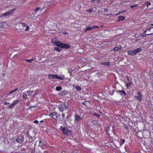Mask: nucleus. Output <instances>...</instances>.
<instances>
[{
	"label": "nucleus",
	"mask_w": 153,
	"mask_h": 153,
	"mask_svg": "<svg viewBox=\"0 0 153 153\" xmlns=\"http://www.w3.org/2000/svg\"><path fill=\"white\" fill-rule=\"evenodd\" d=\"M98 117H100L99 115H98Z\"/></svg>",
	"instance_id": "61"
},
{
	"label": "nucleus",
	"mask_w": 153,
	"mask_h": 153,
	"mask_svg": "<svg viewBox=\"0 0 153 153\" xmlns=\"http://www.w3.org/2000/svg\"><path fill=\"white\" fill-rule=\"evenodd\" d=\"M56 43L57 44H56L55 45H56L57 47L62 48V45H63V43L59 41H57Z\"/></svg>",
	"instance_id": "13"
},
{
	"label": "nucleus",
	"mask_w": 153,
	"mask_h": 153,
	"mask_svg": "<svg viewBox=\"0 0 153 153\" xmlns=\"http://www.w3.org/2000/svg\"><path fill=\"white\" fill-rule=\"evenodd\" d=\"M151 26H153V24H151Z\"/></svg>",
	"instance_id": "55"
},
{
	"label": "nucleus",
	"mask_w": 153,
	"mask_h": 153,
	"mask_svg": "<svg viewBox=\"0 0 153 153\" xmlns=\"http://www.w3.org/2000/svg\"><path fill=\"white\" fill-rule=\"evenodd\" d=\"M75 120L77 121V123H79V122L82 119V117H80L79 115L75 114L74 116Z\"/></svg>",
	"instance_id": "8"
},
{
	"label": "nucleus",
	"mask_w": 153,
	"mask_h": 153,
	"mask_svg": "<svg viewBox=\"0 0 153 153\" xmlns=\"http://www.w3.org/2000/svg\"><path fill=\"white\" fill-rule=\"evenodd\" d=\"M114 92H113H113H112V94H114Z\"/></svg>",
	"instance_id": "57"
},
{
	"label": "nucleus",
	"mask_w": 153,
	"mask_h": 153,
	"mask_svg": "<svg viewBox=\"0 0 153 153\" xmlns=\"http://www.w3.org/2000/svg\"><path fill=\"white\" fill-rule=\"evenodd\" d=\"M137 6V5H134V6L131 5V6L130 7L131 8H133Z\"/></svg>",
	"instance_id": "42"
},
{
	"label": "nucleus",
	"mask_w": 153,
	"mask_h": 153,
	"mask_svg": "<svg viewBox=\"0 0 153 153\" xmlns=\"http://www.w3.org/2000/svg\"><path fill=\"white\" fill-rule=\"evenodd\" d=\"M2 27V25L1 24L0 25V27Z\"/></svg>",
	"instance_id": "50"
},
{
	"label": "nucleus",
	"mask_w": 153,
	"mask_h": 153,
	"mask_svg": "<svg viewBox=\"0 0 153 153\" xmlns=\"http://www.w3.org/2000/svg\"><path fill=\"white\" fill-rule=\"evenodd\" d=\"M98 117H100L99 115H98Z\"/></svg>",
	"instance_id": "60"
},
{
	"label": "nucleus",
	"mask_w": 153,
	"mask_h": 153,
	"mask_svg": "<svg viewBox=\"0 0 153 153\" xmlns=\"http://www.w3.org/2000/svg\"><path fill=\"white\" fill-rule=\"evenodd\" d=\"M55 89L57 91H60L62 90V87L60 86L56 87Z\"/></svg>",
	"instance_id": "24"
},
{
	"label": "nucleus",
	"mask_w": 153,
	"mask_h": 153,
	"mask_svg": "<svg viewBox=\"0 0 153 153\" xmlns=\"http://www.w3.org/2000/svg\"><path fill=\"white\" fill-rule=\"evenodd\" d=\"M126 77H127V80L129 81V82H130V81L129 80V78H128V76H126Z\"/></svg>",
	"instance_id": "46"
},
{
	"label": "nucleus",
	"mask_w": 153,
	"mask_h": 153,
	"mask_svg": "<svg viewBox=\"0 0 153 153\" xmlns=\"http://www.w3.org/2000/svg\"><path fill=\"white\" fill-rule=\"evenodd\" d=\"M19 101V100H16L13 101V103H12L8 107V108L10 109L13 108L16 104L18 103Z\"/></svg>",
	"instance_id": "6"
},
{
	"label": "nucleus",
	"mask_w": 153,
	"mask_h": 153,
	"mask_svg": "<svg viewBox=\"0 0 153 153\" xmlns=\"http://www.w3.org/2000/svg\"><path fill=\"white\" fill-rule=\"evenodd\" d=\"M57 42V41H55V39L54 38L52 39L51 41V43L53 44H54V45H55L56 44H57L56 43Z\"/></svg>",
	"instance_id": "22"
},
{
	"label": "nucleus",
	"mask_w": 153,
	"mask_h": 153,
	"mask_svg": "<svg viewBox=\"0 0 153 153\" xmlns=\"http://www.w3.org/2000/svg\"><path fill=\"white\" fill-rule=\"evenodd\" d=\"M57 113L55 112H53L51 113L50 116L53 118L56 119L57 117Z\"/></svg>",
	"instance_id": "9"
},
{
	"label": "nucleus",
	"mask_w": 153,
	"mask_h": 153,
	"mask_svg": "<svg viewBox=\"0 0 153 153\" xmlns=\"http://www.w3.org/2000/svg\"><path fill=\"white\" fill-rule=\"evenodd\" d=\"M92 1H95V0H91Z\"/></svg>",
	"instance_id": "54"
},
{
	"label": "nucleus",
	"mask_w": 153,
	"mask_h": 153,
	"mask_svg": "<svg viewBox=\"0 0 153 153\" xmlns=\"http://www.w3.org/2000/svg\"><path fill=\"white\" fill-rule=\"evenodd\" d=\"M67 118H68V116H67Z\"/></svg>",
	"instance_id": "63"
},
{
	"label": "nucleus",
	"mask_w": 153,
	"mask_h": 153,
	"mask_svg": "<svg viewBox=\"0 0 153 153\" xmlns=\"http://www.w3.org/2000/svg\"><path fill=\"white\" fill-rule=\"evenodd\" d=\"M34 59H26L25 60V61L26 62H28L30 63H31L34 60Z\"/></svg>",
	"instance_id": "20"
},
{
	"label": "nucleus",
	"mask_w": 153,
	"mask_h": 153,
	"mask_svg": "<svg viewBox=\"0 0 153 153\" xmlns=\"http://www.w3.org/2000/svg\"><path fill=\"white\" fill-rule=\"evenodd\" d=\"M132 52H133L132 51H128L127 52V53L128 55H131V56H134L133 54V53H132Z\"/></svg>",
	"instance_id": "23"
},
{
	"label": "nucleus",
	"mask_w": 153,
	"mask_h": 153,
	"mask_svg": "<svg viewBox=\"0 0 153 153\" xmlns=\"http://www.w3.org/2000/svg\"><path fill=\"white\" fill-rule=\"evenodd\" d=\"M59 108L61 111L62 112L64 110H67L68 108V106L65 103H62L59 105Z\"/></svg>",
	"instance_id": "3"
},
{
	"label": "nucleus",
	"mask_w": 153,
	"mask_h": 153,
	"mask_svg": "<svg viewBox=\"0 0 153 153\" xmlns=\"http://www.w3.org/2000/svg\"><path fill=\"white\" fill-rule=\"evenodd\" d=\"M93 8L92 7H90L88 9L86 10V11L87 12L91 13L93 11Z\"/></svg>",
	"instance_id": "25"
},
{
	"label": "nucleus",
	"mask_w": 153,
	"mask_h": 153,
	"mask_svg": "<svg viewBox=\"0 0 153 153\" xmlns=\"http://www.w3.org/2000/svg\"><path fill=\"white\" fill-rule=\"evenodd\" d=\"M137 94L138 96H135V99L138 101H140L142 100L143 99L142 97L143 95L141 94L140 92V91H139L138 92Z\"/></svg>",
	"instance_id": "4"
},
{
	"label": "nucleus",
	"mask_w": 153,
	"mask_h": 153,
	"mask_svg": "<svg viewBox=\"0 0 153 153\" xmlns=\"http://www.w3.org/2000/svg\"><path fill=\"white\" fill-rule=\"evenodd\" d=\"M125 19V17L121 16H119L118 17V20L117 21H122Z\"/></svg>",
	"instance_id": "14"
},
{
	"label": "nucleus",
	"mask_w": 153,
	"mask_h": 153,
	"mask_svg": "<svg viewBox=\"0 0 153 153\" xmlns=\"http://www.w3.org/2000/svg\"><path fill=\"white\" fill-rule=\"evenodd\" d=\"M82 104L83 105H85L86 104V102L85 101L83 102L82 103Z\"/></svg>",
	"instance_id": "44"
},
{
	"label": "nucleus",
	"mask_w": 153,
	"mask_h": 153,
	"mask_svg": "<svg viewBox=\"0 0 153 153\" xmlns=\"http://www.w3.org/2000/svg\"><path fill=\"white\" fill-rule=\"evenodd\" d=\"M71 47L70 45L69 44H66L63 43L62 45V48L63 49H69Z\"/></svg>",
	"instance_id": "12"
},
{
	"label": "nucleus",
	"mask_w": 153,
	"mask_h": 153,
	"mask_svg": "<svg viewBox=\"0 0 153 153\" xmlns=\"http://www.w3.org/2000/svg\"><path fill=\"white\" fill-rule=\"evenodd\" d=\"M43 145V142L41 141V140H40L39 142V146H42Z\"/></svg>",
	"instance_id": "27"
},
{
	"label": "nucleus",
	"mask_w": 153,
	"mask_h": 153,
	"mask_svg": "<svg viewBox=\"0 0 153 153\" xmlns=\"http://www.w3.org/2000/svg\"><path fill=\"white\" fill-rule=\"evenodd\" d=\"M123 126H124V127H125V128H126L127 129H128V126H127V125H123Z\"/></svg>",
	"instance_id": "38"
},
{
	"label": "nucleus",
	"mask_w": 153,
	"mask_h": 153,
	"mask_svg": "<svg viewBox=\"0 0 153 153\" xmlns=\"http://www.w3.org/2000/svg\"><path fill=\"white\" fill-rule=\"evenodd\" d=\"M12 93V92L11 91L9 93V95H10Z\"/></svg>",
	"instance_id": "51"
},
{
	"label": "nucleus",
	"mask_w": 153,
	"mask_h": 153,
	"mask_svg": "<svg viewBox=\"0 0 153 153\" xmlns=\"http://www.w3.org/2000/svg\"><path fill=\"white\" fill-rule=\"evenodd\" d=\"M40 9H41V8L40 7H37L36 8V9L34 10V12H36V11H38Z\"/></svg>",
	"instance_id": "32"
},
{
	"label": "nucleus",
	"mask_w": 153,
	"mask_h": 153,
	"mask_svg": "<svg viewBox=\"0 0 153 153\" xmlns=\"http://www.w3.org/2000/svg\"><path fill=\"white\" fill-rule=\"evenodd\" d=\"M54 50L58 52H60L62 51V49L61 48H59L58 47H55L54 48Z\"/></svg>",
	"instance_id": "21"
},
{
	"label": "nucleus",
	"mask_w": 153,
	"mask_h": 153,
	"mask_svg": "<svg viewBox=\"0 0 153 153\" xmlns=\"http://www.w3.org/2000/svg\"><path fill=\"white\" fill-rule=\"evenodd\" d=\"M65 115L64 114H62V117H65Z\"/></svg>",
	"instance_id": "49"
},
{
	"label": "nucleus",
	"mask_w": 153,
	"mask_h": 153,
	"mask_svg": "<svg viewBox=\"0 0 153 153\" xmlns=\"http://www.w3.org/2000/svg\"><path fill=\"white\" fill-rule=\"evenodd\" d=\"M121 48V46L120 45H119L118 46L115 47L114 48V51H118L120 50Z\"/></svg>",
	"instance_id": "16"
},
{
	"label": "nucleus",
	"mask_w": 153,
	"mask_h": 153,
	"mask_svg": "<svg viewBox=\"0 0 153 153\" xmlns=\"http://www.w3.org/2000/svg\"><path fill=\"white\" fill-rule=\"evenodd\" d=\"M120 140L122 142V143H120V145H122L123 144V143H125V140L123 139H120Z\"/></svg>",
	"instance_id": "28"
},
{
	"label": "nucleus",
	"mask_w": 153,
	"mask_h": 153,
	"mask_svg": "<svg viewBox=\"0 0 153 153\" xmlns=\"http://www.w3.org/2000/svg\"><path fill=\"white\" fill-rule=\"evenodd\" d=\"M103 10L106 13L108 12L109 11V10L107 8H104Z\"/></svg>",
	"instance_id": "36"
},
{
	"label": "nucleus",
	"mask_w": 153,
	"mask_h": 153,
	"mask_svg": "<svg viewBox=\"0 0 153 153\" xmlns=\"http://www.w3.org/2000/svg\"><path fill=\"white\" fill-rule=\"evenodd\" d=\"M16 142L20 143H22L24 141V137L21 136L17 138L16 139Z\"/></svg>",
	"instance_id": "7"
},
{
	"label": "nucleus",
	"mask_w": 153,
	"mask_h": 153,
	"mask_svg": "<svg viewBox=\"0 0 153 153\" xmlns=\"http://www.w3.org/2000/svg\"><path fill=\"white\" fill-rule=\"evenodd\" d=\"M93 27H94V29L95 28H98L99 27L97 26H93Z\"/></svg>",
	"instance_id": "45"
},
{
	"label": "nucleus",
	"mask_w": 153,
	"mask_h": 153,
	"mask_svg": "<svg viewBox=\"0 0 153 153\" xmlns=\"http://www.w3.org/2000/svg\"><path fill=\"white\" fill-rule=\"evenodd\" d=\"M132 84V82L130 81L128 82H127L126 84V86L127 88H128Z\"/></svg>",
	"instance_id": "18"
},
{
	"label": "nucleus",
	"mask_w": 153,
	"mask_h": 153,
	"mask_svg": "<svg viewBox=\"0 0 153 153\" xmlns=\"http://www.w3.org/2000/svg\"><path fill=\"white\" fill-rule=\"evenodd\" d=\"M147 35H147V34H146L144 33H143L142 34H141V36L143 37H146Z\"/></svg>",
	"instance_id": "34"
},
{
	"label": "nucleus",
	"mask_w": 153,
	"mask_h": 153,
	"mask_svg": "<svg viewBox=\"0 0 153 153\" xmlns=\"http://www.w3.org/2000/svg\"><path fill=\"white\" fill-rule=\"evenodd\" d=\"M10 98H9V99H7V100H10Z\"/></svg>",
	"instance_id": "62"
},
{
	"label": "nucleus",
	"mask_w": 153,
	"mask_h": 153,
	"mask_svg": "<svg viewBox=\"0 0 153 153\" xmlns=\"http://www.w3.org/2000/svg\"><path fill=\"white\" fill-rule=\"evenodd\" d=\"M64 78V75L59 76L58 75L55 74H49L48 76V79H57L61 80H63Z\"/></svg>",
	"instance_id": "2"
},
{
	"label": "nucleus",
	"mask_w": 153,
	"mask_h": 153,
	"mask_svg": "<svg viewBox=\"0 0 153 153\" xmlns=\"http://www.w3.org/2000/svg\"><path fill=\"white\" fill-rule=\"evenodd\" d=\"M146 5L147 7L149 5H151L150 2L149 1L146 2Z\"/></svg>",
	"instance_id": "33"
},
{
	"label": "nucleus",
	"mask_w": 153,
	"mask_h": 153,
	"mask_svg": "<svg viewBox=\"0 0 153 153\" xmlns=\"http://www.w3.org/2000/svg\"><path fill=\"white\" fill-rule=\"evenodd\" d=\"M110 130V127L108 126H107L106 127L105 129V132H107V133H108V131H109Z\"/></svg>",
	"instance_id": "29"
},
{
	"label": "nucleus",
	"mask_w": 153,
	"mask_h": 153,
	"mask_svg": "<svg viewBox=\"0 0 153 153\" xmlns=\"http://www.w3.org/2000/svg\"><path fill=\"white\" fill-rule=\"evenodd\" d=\"M94 27H88L86 28V29L85 30V32H86L87 30H91L93 29H94Z\"/></svg>",
	"instance_id": "19"
},
{
	"label": "nucleus",
	"mask_w": 153,
	"mask_h": 153,
	"mask_svg": "<svg viewBox=\"0 0 153 153\" xmlns=\"http://www.w3.org/2000/svg\"><path fill=\"white\" fill-rule=\"evenodd\" d=\"M76 88L78 91H80L81 90V88L79 86H76Z\"/></svg>",
	"instance_id": "35"
},
{
	"label": "nucleus",
	"mask_w": 153,
	"mask_h": 153,
	"mask_svg": "<svg viewBox=\"0 0 153 153\" xmlns=\"http://www.w3.org/2000/svg\"><path fill=\"white\" fill-rule=\"evenodd\" d=\"M33 122L35 123H36V124H38V123H39V122L38 120H35V121H33Z\"/></svg>",
	"instance_id": "41"
},
{
	"label": "nucleus",
	"mask_w": 153,
	"mask_h": 153,
	"mask_svg": "<svg viewBox=\"0 0 153 153\" xmlns=\"http://www.w3.org/2000/svg\"><path fill=\"white\" fill-rule=\"evenodd\" d=\"M148 29H147L146 30H145L144 32V33H144L145 34V33H146V31H147L148 30Z\"/></svg>",
	"instance_id": "47"
},
{
	"label": "nucleus",
	"mask_w": 153,
	"mask_h": 153,
	"mask_svg": "<svg viewBox=\"0 0 153 153\" xmlns=\"http://www.w3.org/2000/svg\"><path fill=\"white\" fill-rule=\"evenodd\" d=\"M27 97V95L26 94H25L23 95V97L24 98H26Z\"/></svg>",
	"instance_id": "37"
},
{
	"label": "nucleus",
	"mask_w": 153,
	"mask_h": 153,
	"mask_svg": "<svg viewBox=\"0 0 153 153\" xmlns=\"http://www.w3.org/2000/svg\"><path fill=\"white\" fill-rule=\"evenodd\" d=\"M142 50V49L141 48H137V49L134 50L133 51V56H134L135 54L137 53L138 52L141 51Z\"/></svg>",
	"instance_id": "10"
},
{
	"label": "nucleus",
	"mask_w": 153,
	"mask_h": 153,
	"mask_svg": "<svg viewBox=\"0 0 153 153\" xmlns=\"http://www.w3.org/2000/svg\"><path fill=\"white\" fill-rule=\"evenodd\" d=\"M148 30L149 31H150L151 30H153V31L152 32V33H150L147 34V35H152L153 34V27H151L150 28L148 29Z\"/></svg>",
	"instance_id": "26"
},
{
	"label": "nucleus",
	"mask_w": 153,
	"mask_h": 153,
	"mask_svg": "<svg viewBox=\"0 0 153 153\" xmlns=\"http://www.w3.org/2000/svg\"><path fill=\"white\" fill-rule=\"evenodd\" d=\"M43 120H41V121L40 122L41 123H43Z\"/></svg>",
	"instance_id": "52"
},
{
	"label": "nucleus",
	"mask_w": 153,
	"mask_h": 153,
	"mask_svg": "<svg viewBox=\"0 0 153 153\" xmlns=\"http://www.w3.org/2000/svg\"><path fill=\"white\" fill-rule=\"evenodd\" d=\"M18 89V88L15 89L14 90H12L11 91L13 93V92H14L15 91H16Z\"/></svg>",
	"instance_id": "40"
},
{
	"label": "nucleus",
	"mask_w": 153,
	"mask_h": 153,
	"mask_svg": "<svg viewBox=\"0 0 153 153\" xmlns=\"http://www.w3.org/2000/svg\"><path fill=\"white\" fill-rule=\"evenodd\" d=\"M32 93L33 92L32 91H29L28 92V95L29 96H30V95L32 94Z\"/></svg>",
	"instance_id": "39"
},
{
	"label": "nucleus",
	"mask_w": 153,
	"mask_h": 153,
	"mask_svg": "<svg viewBox=\"0 0 153 153\" xmlns=\"http://www.w3.org/2000/svg\"><path fill=\"white\" fill-rule=\"evenodd\" d=\"M106 15H108V14H107Z\"/></svg>",
	"instance_id": "58"
},
{
	"label": "nucleus",
	"mask_w": 153,
	"mask_h": 153,
	"mask_svg": "<svg viewBox=\"0 0 153 153\" xmlns=\"http://www.w3.org/2000/svg\"><path fill=\"white\" fill-rule=\"evenodd\" d=\"M67 92H68V91H62L60 93V94L61 96H62L63 95H65L67 94Z\"/></svg>",
	"instance_id": "17"
},
{
	"label": "nucleus",
	"mask_w": 153,
	"mask_h": 153,
	"mask_svg": "<svg viewBox=\"0 0 153 153\" xmlns=\"http://www.w3.org/2000/svg\"><path fill=\"white\" fill-rule=\"evenodd\" d=\"M79 7H80V8L81 7V6H80H80Z\"/></svg>",
	"instance_id": "64"
},
{
	"label": "nucleus",
	"mask_w": 153,
	"mask_h": 153,
	"mask_svg": "<svg viewBox=\"0 0 153 153\" xmlns=\"http://www.w3.org/2000/svg\"><path fill=\"white\" fill-rule=\"evenodd\" d=\"M100 64L101 65H103L108 66H109L110 65V63L109 62H100Z\"/></svg>",
	"instance_id": "15"
},
{
	"label": "nucleus",
	"mask_w": 153,
	"mask_h": 153,
	"mask_svg": "<svg viewBox=\"0 0 153 153\" xmlns=\"http://www.w3.org/2000/svg\"><path fill=\"white\" fill-rule=\"evenodd\" d=\"M10 103L9 102H6L4 103V104L5 105H7L8 104H9Z\"/></svg>",
	"instance_id": "43"
},
{
	"label": "nucleus",
	"mask_w": 153,
	"mask_h": 153,
	"mask_svg": "<svg viewBox=\"0 0 153 153\" xmlns=\"http://www.w3.org/2000/svg\"><path fill=\"white\" fill-rule=\"evenodd\" d=\"M20 24H21L22 26H23V27H25L26 26H27L26 24L25 23H23L22 22H21L20 23Z\"/></svg>",
	"instance_id": "30"
},
{
	"label": "nucleus",
	"mask_w": 153,
	"mask_h": 153,
	"mask_svg": "<svg viewBox=\"0 0 153 153\" xmlns=\"http://www.w3.org/2000/svg\"><path fill=\"white\" fill-rule=\"evenodd\" d=\"M97 2L98 3H100L101 2V0H99L97 1Z\"/></svg>",
	"instance_id": "48"
},
{
	"label": "nucleus",
	"mask_w": 153,
	"mask_h": 153,
	"mask_svg": "<svg viewBox=\"0 0 153 153\" xmlns=\"http://www.w3.org/2000/svg\"><path fill=\"white\" fill-rule=\"evenodd\" d=\"M25 27L26 28L25 30V31H28L29 30V27L27 25Z\"/></svg>",
	"instance_id": "31"
},
{
	"label": "nucleus",
	"mask_w": 153,
	"mask_h": 153,
	"mask_svg": "<svg viewBox=\"0 0 153 153\" xmlns=\"http://www.w3.org/2000/svg\"><path fill=\"white\" fill-rule=\"evenodd\" d=\"M59 130L61 131L62 133L67 136H69L71 135V131L68 129L67 127H63L61 126Z\"/></svg>",
	"instance_id": "1"
},
{
	"label": "nucleus",
	"mask_w": 153,
	"mask_h": 153,
	"mask_svg": "<svg viewBox=\"0 0 153 153\" xmlns=\"http://www.w3.org/2000/svg\"><path fill=\"white\" fill-rule=\"evenodd\" d=\"M14 10L13 9H12L10 10H9L6 13L2 14L0 16V17L1 18L6 16H8L9 15L12 14V13L14 11Z\"/></svg>",
	"instance_id": "5"
},
{
	"label": "nucleus",
	"mask_w": 153,
	"mask_h": 153,
	"mask_svg": "<svg viewBox=\"0 0 153 153\" xmlns=\"http://www.w3.org/2000/svg\"><path fill=\"white\" fill-rule=\"evenodd\" d=\"M153 31V30H152V31L151 33H152V32Z\"/></svg>",
	"instance_id": "59"
},
{
	"label": "nucleus",
	"mask_w": 153,
	"mask_h": 153,
	"mask_svg": "<svg viewBox=\"0 0 153 153\" xmlns=\"http://www.w3.org/2000/svg\"><path fill=\"white\" fill-rule=\"evenodd\" d=\"M116 92L120 94L123 97H124V96L127 95V94H126V92L124 90H119L118 91H116Z\"/></svg>",
	"instance_id": "11"
},
{
	"label": "nucleus",
	"mask_w": 153,
	"mask_h": 153,
	"mask_svg": "<svg viewBox=\"0 0 153 153\" xmlns=\"http://www.w3.org/2000/svg\"><path fill=\"white\" fill-rule=\"evenodd\" d=\"M120 14V13H118L117 14H116V15H118Z\"/></svg>",
	"instance_id": "53"
},
{
	"label": "nucleus",
	"mask_w": 153,
	"mask_h": 153,
	"mask_svg": "<svg viewBox=\"0 0 153 153\" xmlns=\"http://www.w3.org/2000/svg\"><path fill=\"white\" fill-rule=\"evenodd\" d=\"M114 92H113H113H112V94H114Z\"/></svg>",
	"instance_id": "56"
}]
</instances>
